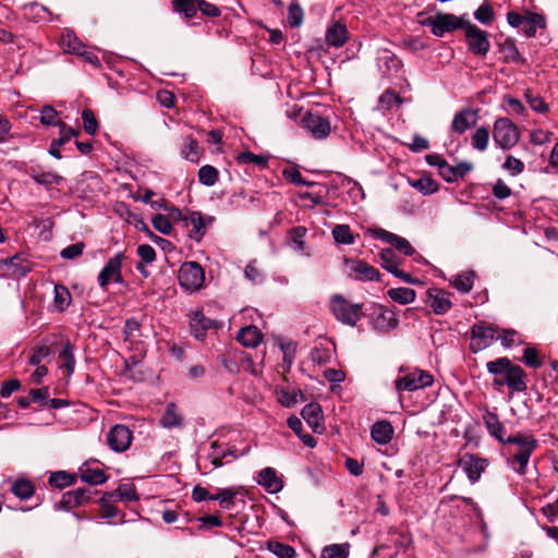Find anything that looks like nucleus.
I'll use <instances>...</instances> for the list:
<instances>
[{"instance_id":"58","label":"nucleus","mask_w":558,"mask_h":558,"mask_svg":"<svg viewBox=\"0 0 558 558\" xmlns=\"http://www.w3.org/2000/svg\"><path fill=\"white\" fill-rule=\"evenodd\" d=\"M82 120H83L84 130L89 135H94L98 129V123H97L94 112L90 109L83 110Z\"/></svg>"},{"instance_id":"47","label":"nucleus","mask_w":558,"mask_h":558,"mask_svg":"<svg viewBox=\"0 0 558 558\" xmlns=\"http://www.w3.org/2000/svg\"><path fill=\"white\" fill-rule=\"evenodd\" d=\"M235 496V490L231 488H222L213 496V500H218L221 508L229 510L234 506Z\"/></svg>"},{"instance_id":"55","label":"nucleus","mask_w":558,"mask_h":558,"mask_svg":"<svg viewBox=\"0 0 558 558\" xmlns=\"http://www.w3.org/2000/svg\"><path fill=\"white\" fill-rule=\"evenodd\" d=\"M522 361L526 366L532 368H539L543 365L538 351L533 347H526L524 349Z\"/></svg>"},{"instance_id":"34","label":"nucleus","mask_w":558,"mask_h":558,"mask_svg":"<svg viewBox=\"0 0 558 558\" xmlns=\"http://www.w3.org/2000/svg\"><path fill=\"white\" fill-rule=\"evenodd\" d=\"M475 272L468 270L458 274L451 281V284L462 293H469L474 286Z\"/></svg>"},{"instance_id":"31","label":"nucleus","mask_w":558,"mask_h":558,"mask_svg":"<svg viewBox=\"0 0 558 558\" xmlns=\"http://www.w3.org/2000/svg\"><path fill=\"white\" fill-rule=\"evenodd\" d=\"M499 50L504 54L505 61L521 64L525 63V59L519 52L512 38H506L505 41L499 45Z\"/></svg>"},{"instance_id":"59","label":"nucleus","mask_w":558,"mask_h":558,"mask_svg":"<svg viewBox=\"0 0 558 558\" xmlns=\"http://www.w3.org/2000/svg\"><path fill=\"white\" fill-rule=\"evenodd\" d=\"M525 98H526L532 110L539 112V113H544V112L548 111V106L541 96L533 95L530 90H527L525 93Z\"/></svg>"},{"instance_id":"11","label":"nucleus","mask_w":558,"mask_h":558,"mask_svg":"<svg viewBox=\"0 0 558 558\" xmlns=\"http://www.w3.org/2000/svg\"><path fill=\"white\" fill-rule=\"evenodd\" d=\"M348 275L354 280L374 281L379 280V272L376 268L362 259L344 258Z\"/></svg>"},{"instance_id":"46","label":"nucleus","mask_w":558,"mask_h":558,"mask_svg":"<svg viewBox=\"0 0 558 558\" xmlns=\"http://www.w3.org/2000/svg\"><path fill=\"white\" fill-rule=\"evenodd\" d=\"M110 498L119 497L120 500L135 501L138 495L133 485L122 484L116 490L108 493Z\"/></svg>"},{"instance_id":"19","label":"nucleus","mask_w":558,"mask_h":558,"mask_svg":"<svg viewBox=\"0 0 558 558\" xmlns=\"http://www.w3.org/2000/svg\"><path fill=\"white\" fill-rule=\"evenodd\" d=\"M89 490L86 488H77L75 490L63 494L58 507L59 509L70 510L78 507L89 500Z\"/></svg>"},{"instance_id":"8","label":"nucleus","mask_w":558,"mask_h":558,"mask_svg":"<svg viewBox=\"0 0 558 558\" xmlns=\"http://www.w3.org/2000/svg\"><path fill=\"white\" fill-rule=\"evenodd\" d=\"M423 24L430 27L433 35L442 37L446 33L463 28L465 23H462L454 14L437 13L435 16L427 17Z\"/></svg>"},{"instance_id":"18","label":"nucleus","mask_w":558,"mask_h":558,"mask_svg":"<svg viewBox=\"0 0 558 558\" xmlns=\"http://www.w3.org/2000/svg\"><path fill=\"white\" fill-rule=\"evenodd\" d=\"M349 39V33L344 24L335 22L330 25L325 34L326 44L329 47H342Z\"/></svg>"},{"instance_id":"9","label":"nucleus","mask_w":558,"mask_h":558,"mask_svg":"<svg viewBox=\"0 0 558 558\" xmlns=\"http://www.w3.org/2000/svg\"><path fill=\"white\" fill-rule=\"evenodd\" d=\"M497 329L484 323L475 324L471 328L470 350L477 353L488 348L493 340L497 338Z\"/></svg>"},{"instance_id":"23","label":"nucleus","mask_w":558,"mask_h":558,"mask_svg":"<svg viewBox=\"0 0 558 558\" xmlns=\"http://www.w3.org/2000/svg\"><path fill=\"white\" fill-rule=\"evenodd\" d=\"M378 234L381 240L395 246L400 253L404 254L405 256H412L414 254V248L407 239L386 230H380Z\"/></svg>"},{"instance_id":"49","label":"nucleus","mask_w":558,"mask_h":558,"mask_svg":"<svg viewBox=\"0 0 558 558\" xmlns=\"http://www.w3.org/2000/svg\"><path fill=\"white\" fill-rule=\"evenodd\" d=\"M218 170L209 165L203 166L198 170V180L206 186H213L218 181Z\"/></svg>"},{"instance_id":"41","label":"nucleus","mask_w":558,"mask_h":558,"mask_svg":"<svg viewBox=\"0 0 558 558\" xmlns=\"http://www.w3.org/2000/svg\"><path fill=\"white\" fill-rule=\"evenodd\" d=\"M76 481L75 475L70 474L65 471L52 472L49 476V484L57 488H64L73 485Z\"/></svg>"},{"instance_id":"15","label":"nucleus","mask_w":558,"mask_h":558,"mask_svg":"<svg viewBox=\"0 0 558 558\" xmlns=\"http://www.w3.org/2000/svg\"><path fill=\"white\" fill-rule=\"evenodd\" d=\"M488 465L486 459L480 458L475 454L466 453L459 460V466L462 468L466 474L469 481L474 484L476 483L482 473Z\"/></svg>"},{"instance_id":"6","label":"nucleus","mask_w":558,"mask_h":558,"mask_svg":"<svg viewBox=\"0 0 558 558\" xmlns=\"http://www.w3.org/2000/svg\"><path fill=\"white\" fill-rule=\"evenodd\" d=\"M463 29L469 50L475 56H486L490 49L487 32L478 28L470 22L464 24Z\"/></svg>"},{"instance_id":"54","label":"nucleus","mask_w":558,"mask_h":558,"mask_svg":"<svg viewBox=\"0 0 558 558\" xmlns=\"http://www.w3.org/2000/svg\"><path fill=\"white\" fill-rule=\"evenodd\" d=\"M412 186L425 195L433 194L439 189L438 183L428 177L420 178L412 183Z\"/></svg>"},{"instance_id":"39","label":"nucleus","mask_w":558,"mask_h":558,"mask_svg":"<svg viewBox=\"0 0 558 558\" xmlns=\"http://www.w3.org/2000/svg\"><path fill=\"white\" fill-rule=\"evenodd\" d=\"M349 551V543L332 544L323 548L320 558H348Z\"/></svg>"},{"instance_id":"28","label":"nucleus","mask_w":558,"mask_h":558,"mask_svg":"<svg viewBox=\"0 0 558 558\" xmlns=\"http://www.w3.org/2000/svg\"><path fill=\"white\" fill-rule=\"evenodd\" d=\"M302 417L307 422V424L313 427L314 430H317L318 428H323L322 424V407L316 403L312 402L306 404L301 412Z\"/></svg>"},{"instance_id":"20","label":"nucleus","mask_w":558,"mask_h":558,"mask_svg":"<svg viewBox=\"0 0 558 558\" xmlns=\"http://www.w3.org/2000/svg\"><path fill=\"white\" fill-rule=\"evenodd\" d=\"M399 319L395 312L380 307L374 317V327L379 331H389L397 328Z\"/></svg>"},{"instance_id":"50","label":"nucleus","mask_w":558,"mask_h":558,"mask_svg":"<svg viewBox=\"0 0 558 558\" xmlns=\"http://www.w3.org/2000/svg\"><path fill=\"white\" fill-rule=\"evenodd\" d=\"M181 155L183 158L197 161L198 160V143L191 136L184 138L183 146L181 148Z\"/></svg>"},{"instance_id":"53","label":"nucleus","mask_w":558,"mask_h":558,"mask_svg":"<svg viewBox=\"0 0 558 558\" xmlns=\"http://www.w3.org/2000/svg\"><path fill=\"white\" fill-rule=\"evenodd\" d=\"M304 12L296 1H292L288 9V22L291 27H299L303 23Z\"/></svg>"},{"instance_id":"26","label":"nucleus","mask_w":558,"mask_h":558,"mask_svg":"<svg viewBox=\"0 0 558 558\" xmlns=\"http://www.w3.org/2000/svg\"><path fill=\"white\" fill-rule=\"evenodd\" d=\"M371 436L377 444L386 445L392 439L393 427L388 421H378L372 426Z\"/></svg>"},{"instance_id":"57","label":"nucleus","mask_w":558,"mask_h":558,"mask_svg":"<svg viewBox=\"0 0 558 558\" xmlns=\"http://www.w3.org/2000/svg\"><path fill=\"white\" fill-rule=\"evenodd\" d=\"M151 223L158 232H160L165 235L170 234L172 231V225H171L170 218L167 216H163L160 214L156 215L153 217Z\"/></svg>"},{"instance_id":"33","label":"nucleus","mask_w":558,"mask_h":558,"mask_svg":"<svg viewBox=\"0 0 558 558\" xmlns=\"http://www.w3.org/2000/svg\"><path fill=\"white\" fill-rule=\"evenodd\" d=\"M62 49L68 53H82L83 43L69 29H65L60 38Z\"/></svg>"},{"instance_id":"30","label":"nucleus","mask_w":558,"mask_h":558,"mask_svg":"<svg viewBox=\"0 0 558 558\" xmlns=\"http://www.w3.org/2000/svg\"><path fill=\"white\" fill-rule=\"evenodd\" d=\"M183 424V416L174 403H169L160 418V425L165 428L180 427Z\"/></svg>"},{"instance_id":"61","label":"nucleus","mask_w":558,"mask_h":558,"mask_svg":"<svg viewBox=\"0 0 558 558\" xmlns=\"http://www.w3.org/2000/svg\"><path fill=\"white\" fill-rule=\"evenodd\" d=\"M238 161L240 163H255L260 167H265L267 165V158L265 156L255 155L251 151L241 153L238 156Z\"/></svg>"},{"instance_id":"16","label":"nucleus","mask_w":558,"mask_h":558,"mask_svg":"<svg viewBox=\"0 0 558 558\" xmlns=\"http://www.w3.org/2000/svg\"><path fill=\"white\" fill-rule=\"evenodd\" d=\"M207 458L216 469L223 465V460H226V463L235 460L238 454L234 446H222L218 441H213Z\"/></svg>"},{"instance_id":"43","label":"nucleus","mask_w":558,"mask_h":558,"mask_svg":"<svg viewBox=\"0 0 558 558\" xmlns=\"http://www.w3.org/2000/svg\"><path fill=\"white\" fill-rule=\"evenodd\" d=\"M379 257L381 260V266L389 271L390 274H393L398 271L399 268V258L396 254V252L392 248H384L379 253Z\"/></svg>"},{"instance_id":"62","label":"nucleus","mask_w":558,"mask_h":558,"mask_svg":"<svg viewBox=\"0 0 558 558\" xmlns=\"http://www.w3.org/2000/svg\"><path fill=\"white\" fill-rule=\"evenodd\" d=\"M58 112L51 106H45L40 111V122L45 125H59Z\"/></svg>"},{"instance_id":"17","label":"nucleus","mask_w":558,"mask_h":558,"mask_svg":"<svg viewBox=\"0 0 558 558\" xmlns=\"http://www.w3.org/2000/svg\"><path fill=\"white\" fill-rule=\"evenodd\" d=\"M478 120L477 110L465 108L458 111L451 122V131L458 134H463L469 129L476 125Z\"/></svg>"},{"instance_id":"24","label":"nucleus","mask_w":558,"mask_h":558,"mask_svg":"<svg viewBox=\"0 0 558 558\" xmlns=\"http://www.w3.org/2000/svg\"><path fill=\"white\" fill-rule=\"evenodd\" d=\"M236 340L246 348H256L263 340V335L256 326H246L240 329Z\"/></svg>"},{"instance_id":"14","label":"nucleus","mask_w":558,"mask_h":558,"mask_svg":"<svg viewBox=\"0 0 558 558\" xmlns=\"http://www.w3.org/2000/svg\"><path fill=\"white\" fill-rule=\"evenodd\" d=\"M426 294V302L436 315H444L451 310V292L433 287L427 290Z\"/></svg>"},{"instance_id":"21","label":"nucleus","mask_w":558,"mask_h":558,"mask_svg":"<svg viewBox=\"0 0 558 558\" xmlns=\"http://www.w3.org/2000/svg\"><path fill=\"white\" fill-rule=\"evenodd\" d=\"M482 418L488 433L499 442L504 444L507 437L505 436V426L499 421L498 415L492 411L486 410Z\"/></svg>"},{"instance_id":"40","label":"nucleus","mask_w":558,"mask_h":558,"mask_svg":"<svg viewBox=\"0 0 558 558\" xmlns=\"http://www.w3.org/2000/svg\"><path fill=\"white\" fill-rule=\"evenodd\" d=\"M11 492L20 499L26 500L34 495L35 488L31 481L20 478L13 483Z\"/></svg>"},{"instance_id":"2","label":"nucleus","mask_w":558,"mask_h":558,"mask_svg":"<svg viewBox=\"0 0 558 558\" xmlns=\"http://www.w3.org/2000/svg\"><path fill=\"white\" fill-rule=\"evenodd\" d=\"M486 368L495 376L504 375L511 393L523 392L527 389L525 371L520 365L513 364L508 357L490 361L486 364Z\"/></svg>"},{"instance_id":"32","label":"nucleus","mask_w":558,"mask_h":558,"mask_svg":"<svg viewBox=\"0 0 558 558\" xmlns=\"http://www.w3.org/2000/svg\"><path fill=\"white\" fill-rule=\"evenodd\" d=\"M186 226L192 225V230L190 231V238L199 242L205 234V222L201 213L192 211L189 214Z\"/></svg>"},{"instance_id":"3","label":"nucleus","mask_w":558,"mask_h":558,"mask_svg":"<svg viewBox=\"0 0 558 558\" xmlns=\"http://www.w3.org/2000/svg\"><path fill=\"white\" fill-rule=\"evenodd\" d=\"M362 304L351 303L341 294L330 298L329 307L335 318L344 325L354 327L362 317Z\"/></svg>"},{"instance_id":"22","label":"nucleus","mask_w":558,"mask_h":558,"mask_svg":"<svg viewBox=\"0 0 558 558\" xmlns=\"http://www.w3.org/2000/svg\"><path fill=\"white\" fill-rule=\"evenodd\" d=\"M258 484L264 486L265 489L271 494L280 492L283 487L282 481L278 477L276 470L269 466L259 472Z\"/></svg>"},{"instance_id":"13","label":"nucleus","mask_w":558,"mask_h":558,"mask_svg":"<svg viewBox=\"0 0 558 558\" xmlns=\"http://www.w3.org/2000/svg\"><path fill=\"white\" fill-rule=\"evenodd\" d=\"M107 444L113 451L123 452L132 444V432L128 426L117 424L108 432Z\"/></svg>"},{"instance_id":"12","label":"nucleus","mask_w":558,"mask_h":558,"mask_svg":"<svg viewBox=\"0 0 558 558\" xmlns=\"http://www.w3.org/2000/svg\"><path fill=\"white\" fill-rule=\"evenodd\" d=\"M301 124L314 138L323 140L330 134L329 120L319 114L306 112L301 120Z\"/></svg>"},{"instance_id":"7","label":"nucleus","mask_w":558,"mask_h":558,"mask_svg":"<svg viewBox=\"0 0 558 558\" xmlns=\"http://www.w3.org/2000/svg\"><path fill=\"white\" fill-rule=\"evenodd\" d=\"M434 381V377L426 371L415 369L396 379L395 386L397 391H415L429 387Z\"/></svg>"},{"instance_id":"25","label":"nucleus","mask_w":558,"mask_h":558,"mask_svg":"<svg viewBox=\"0 0 558 558\" xmlns=\"http://www.w3.org/2000/svg\"><path fill=\"white\" fill-rule=\"evenodd\" d=\"M214 322L210 318L205 317L202 312H195L191 318V332L192 335L202 340L205 338L208 329L213 327Z\"/></svg>"},{"instance_id":"36","label":"nucleus","mask_w":558,"mask_h":558,"mask_svg":"<svg viewBox=\"0 0 558 558\" xmlns=\"http://www.w3.org/2000/svg\"><path fill=\"white\" fill-rule=\"evenodd\" d=\"M81 480L90 485L104 484L108 476L100 469L82 468L80 469Z\"/></svg>"},{"instance_id":"56","label":"nucleus","mask_w":558,"mask_h":558,"mask_svg":"<svg viewBox=\"0 0 558 558\" xmlns=\"http://www.w3.org/2000/svg\"><path fill=\"white\" fill-rule=\"evenodd\" d=\"M495 16L493 7L485 2L481 4L477 10L474 12V17L482 24L488 25L493 22Z\"/></svg>"},{"instance_id":"60","label":"nucleus","mask_w":558,"mask_h":558,"mask_svg":"<svg viewBox=\"0 0 558 558\" xmlns=\"http://www.w3.org/2000/svg\"><path fill=\"white\" fill-rule=\"evenodd\" d=\"M110 497L108 496V493H105L104 496L100 498L99 504L101 507V517L104 519H112L116 518L119 513L117 507L110 505Z\"/></svg>"},{"instance_id":"37","label":"nucleus","mask_w":558,"mask_h":558,"mask_svg":"<svg viewBox=\"0 0 558 558\" xmlns=\"http://www.w3.org/2000/svg\"><path fill=\"white\" fill-rule=\"evenodd\" d=\"M388 296L402 305L410 304L415 300L416 293L410 288H393L387 292Z\"/></svg>"},{"instance_id":"27","label":"nucleus","mask_w":558,"mask_h":558,"mask_svg":"<svg viewBox=\"0 0 558 558\" xmlns=\"http://www.w3.org/2000/svg\"><path fill=\"white\" fill-rule=\"evenodd\" d=\"M546 20L542 14L534 12H525V20L522 25V32L526 37H534L537 28L544 29Z\"/></svg>"},{"instance_id":"48","label":"nucleus","mask_w":558,"mask_h":558,"mask_svg":"<svg viewBox=\"0 0 558 558\" xmlns=\"http://www.w3.org/2000/svg\"><path fill=\"white\" fill-rule=\"evenodd\" d=\"M332 236L337 243L340 244H353L354 236L348 225H337L332 229Z\"/></svg>"},{"instance_id":"51","label":"nucleus","mask_w":558,"mask_h":558,"mask_svg":"<svg viewBox=\"0 0 558 558\" xmlns=\"http://www.w3.org/2000/svg\"><path fill=\"white\" fill-rule=\"evenodd\" d=\"M268 549L279 558H294L296 554L292 546L280 542H269Z\"/></svg>"},{"instance_id":"38","label":"nucleus","mask_w":558,"mask_h":558,"mask_svg":"<svg viewBox=\"0 0 558 558\" xmlns=\"http://www.w3.org/2000/svg\"><path fill=\"white\" fill-rule=\"evenodd\" d=\"M198 0H172L173 10L183 14L186 19H192L197 13Z\"/></svg>"},{"instance_id":"35","label":"nucleus","mask_w":558,"mask_h":558,"mask_svg":"<svg viewBox=\"0 0 558 558\" xmlns=\"http://www.w3.org/2000/svg\"><path fill=\"white\" fill-rule=\"evenodd\" d=\"M31 177L37 184L44 185L46 187L58 185L62 181L61 175L50 171H36L32 169Z\"/></svg>"},{"instance_id":"5","label":"nucleus","mask_w":558,"mask_h":558,"mask_svg":"<svg viewBox=\"0 0 558 558\" xmlns=\"http://www.w3.org/2000/svg\"><path fill=\"white\" fill-rule=\"evenodd\" d=\"M179 283L190 292L199 290L205 281V271L196 262L184 263L179 269Z\"/></svg>"},{"instance_id":"52","label":"nucleus","mask_w":558,"mask_h":558,"mask_svg":"<svg viewBox=\"0 0 558 558\" xmlns=\"http://www.w3.org/2000/svg\"><path fill=\"white\" fill-rule=\"evenodd\" d=\"M488 140H489L488 128L481 126L472 135V146L480 151H484L487 148Z\"/></svg>"},{"instance_id":"42","label":"nucleus","mask_w":558,"mask_h":558,"mask_svg":"<svg viewBox=\"0 0 558 558\" xmlns=\"http://www.w3.org/2000/svg\"><path fill=\"white\" fill-rule=\"evenodd\" d=\"M71 293L69 289L65 286L62 284H56L54 286V306L60 311L63 312L65 308L69 307L71 304Z\"/></svg>"},{"instance_id":"64","label":"nucleus","mask_w":558,"mask_h":558,"mask_svg":"<svg viewBox=\"0 0 558 558\" xmlns=\"http://www.w3.org/2000/svg\"><path fill=\"white\" fill-rule=\"evenodd\" d=\"M306 232H307V229L303 226L294 227L290 231V236H291L292 241L295 243L296 248L299 251L304 250L305 243H304L303 239L306 235Z\"/></svg>"},{"instance_id":"45","label":"nucleus","mask_w":558,"mask_h":558,"mask_svg":"<svg viewBox=\"0 0 558 558\" xmlns=\"http://www.w3.org/2000/svg\"><path fill=\"white\" fill-rule=\"evenodd\" d=\"M61 361V367L65 368L70 376L74 372L75 359L73 354V347L70 342H66L62 351L59 353Z\"/></svg>"},{"instance_id":"44","label":"nucleus","mask_w":558,"mask_h":558,"mask_svg":"<svg viewBox=\"0 0 558 558\" xmlns=\"http://www.w3.org/2000/svg\"><path fill=\"white\" fill-rule=\"evenodd\" d=\"M497 339L500 340L501 345L505 348L517 347L524 342L521 335L514 329H502Z\"/></svg>"},{"instance_id":"10","label":"nucleus","mask_w":558,"mask_h":558,"mask_svg":"<svg viewBox=\"0 0 558 558\" xmlns=\"http://www.w3.org/2000/svg\"><path fill=\"white\" fill-rule=\"evenodd\" d=\"M125 256L123 253H118L113 257H111L100 274L98 275V283L101 288L108 286L111 281L117 283L123 282V277L121 274L122 263Z\"/></svg>"},{"instance_id":"63","label":"nucleus","mask_w":558,"mask_h":558,"mask_svg":"<svg viewBox=\"0 0 558 558\" xmlns=\"http://www.w3.org/2000/svg\"><path fill=\"white\" fill-rule=\"evenodd\" d=\"M84 247L83 242L71 244L60 252V256L64 259H74L83 254Z\"/></svg>"},{"instance_id":"1","label":"nucleus","mask_w":558,"mask_h":558,"mask_svg":"<svg viewBox=\"0 0 558 558\" xmlns=\"http://www.w3.org/2000/svg\"><path fill=\"white\" fill-rule=\"evenodd\" d=\"M504 445L508 448V464L520 475L526 473L532 453L537 449L538 441L531 435L521 432L509 435Z\"/></svg>"},{"instance_id":"29","label":"nucleus","mask_w":558,"mask_h":558,"mask_svg":"<svg viewBox=\"0 0 558 558\" xmlns=\"http://www.w3.org/2000/svg\"><path fill=\"white\" fill-rule=\"evenodd\" d=\"M4 263L11 267V275L15 277H24L33 268V263L19 254L10 257Z\"/></svg>"},{"instance_id":"4","label":"nucleus","mask_w":558,"mask_h":558,"mask_svg":"<svg viewBox=\"0 0 558 558\" xmlns=\"http://www.w3.org/2000/svg\"><path fill=\"white\" fill-rule=\"evenodd\" d=\"M493 138L500 148L508 150L519 142L520 132L508 118H498L494 123Z\"/></svg>"}]
</instances>
